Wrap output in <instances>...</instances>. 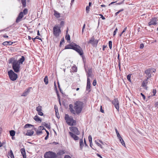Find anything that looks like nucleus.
I'll use <instances>...</instances> for the list:
<instances>
[{"label":"nucleus","instance_id":"f257e3e1","mask_svg":"<svg viewBox=\"0 0 158 158\" xmlns=\"http://www.w3.org/2000/svg\"><path fill=\"white\" fill-rule=\"evenodd\" d=\"M84 103L80 101H76L75 102L74 104V108L72 104H70L69 105V109L71 112L74 114H80L83 107Z\"/></svg>","mask_w":158,"mask_h":158},{"label":"nucleus","instance_id":"f03ea898","mask_svg":"<svg viewBox=\"0 0 158 158\" xmlns=\"http://www.w3.org/2000/svg\"><path fill=\"white\" fill-rule=\"evenodd\" d=\"M65 49H72L77 52L81 56L83 54V51L81 48L75 43L72 42L66 45Z\"/></svg>","mask_w":158,"mask_h":158},{"label":"nucleus","instance_id":"7ed1b4c3","mask_svg":"<svg viewBox=\"0 0 158 158\" xmlns=\"http://www.w3.org/2000/svg\"><path fill=\"white\" fill-rule=\"evenodd\" d=\"M8 62L9 64H12V68L15 72L18 73L19 72L20 66L18 61L12 57L9 60Z\"/></svg>","mask_w":158,"mask_h":158},{"label":"nucleus","instance_id":"20e7f679","mask_svg":"<svg viewBox=\"0 0 158 158\" xmlns=\"http://www.w3.org/2000/svg\"><path fill=\"white\" fill-rule=\"evenodd\" d=\"M61 27L58 25H55L53 28V32L54 35L57 37L59 36L61 32Z\"/></svg>","mask_w":158,"mask_h":158},{"label":"nucleus","instance_id":"39448f33","mask_svg":"<svg viewBox=\"0 0 158 158\" xmlns=\"http://www.w3.org/2000/svg\"><path fill=\"white\" fill-rule=\"evenodd\" d=\"M64 118L67 123L69 125L73 126L75 123L76 122L73 120V118L71 117H69L68 115L65 114Z\"/></svg>","mask_w":158,"mask_h":158},{"label":"nucleus","instance_id":"423d86ee","mask_svg":"<svg viewBox=\"0 0 158 158\" xmlns=\"http://www.w3.org/2000/svg\"><path fill=\"white\" fill-rule=\"evenodd\" d=\"M45 158H56V154L52 151H48L46 152L44 155Z\"/></svg>","mask_w":158,"mask_h":158},{"label":"nucleus","instance_id":"0eeeda50","mask_svg":"<svg viewBox=\"0 0 158 158\" xmlns=\"http://www.w3.org/2000/svg\"><path fill=\"white\" fill-rule=\"evenodd\" d=\"M9 77L12 81H14L16 80L18 77V75L15 73L13 70H10L8 72Z\"/></svg>","mask_w":158,"mask_h":158},{"label":"nucleus","instance_id":"6e6552de","mask_svg":"<svg viewBox=\"0 0 158 158\" xmlns=\"http://www.w3.org/2000/svg\"><path fill=\"white\" fill-rule=\"evenodd\" d=\"M156 71V70L154 69H149L146 70H145L144 73L146 75V77H147V79L150 78L152 76L151 75L152 73H155Z\"/></svg>","mask_w":158,"mask_h":158},{"label":"nucleus","instance_id":"1a4fd4ad","mask_svg":"<svg viewBox=\"0 0 158 158\" xmlns=\"http://www.w3.org/2000/svg\"><path fill=\"white\" fill-rule=\"evenodd\" d=\"M158 20L157 17H153L150 19V21L148 23L149 26L151 25H155L157 24V21Z\"/></svg>","mask_w":158,"mask_h":158},{"label":"nucleus","instance_id":"9d476101","mask_svg":"<svg viewBox=\"0 0 158 158\" xmlns=\"http://www.w3.org/2000/svg\"><path fill=\"white\" fill-rule=\"evenodd\" d=\"M112 103L118 111H119V102L117 98H114L112 101Z\"/></svg>","mask_w":158,"mask_h":158},{"label":"nucleus","instance_id":"9b49d317","mask_svg":"<svg viewBox=\"0 0 158 158\" xmlns=\"http://www.w3.org/2000/svg\"><path fill=\"white\" fill-rule=\"evenodd\" d=\"M70 129L72 131L73 134H76L77 135H79L80 132V131L78 130V128L75 127H69Z\"/></svg>","mask_w":158,"mask_h":158},{"label":"nucleus","instance_id":"f8f14e48","mask_svg":"<svg viewBox=\"0 0 158 158\" xmlns=\"http://www.w3.org/2000/svg\"><path fill=\"white\" fill-rule=\"evenodd\" d=\"M24 14H23L22 11L20 12L19 13L18 17H17L16 20V22L18 23L20 22L21 19L23 18L24 16Z\"/></svg>","mask_w":158,"mask_h":158},{"label":"nucleus","instance_id":"ddd939ff","mask_svg":"<svg viewBox=\"0 0 158 158\" xmlns=\"http://www.w3.org/2000/svg\"><path fill=\"white\" fill-rule=\"evenodd\" d=\"M91 84L90 82V80L89 78H87V85L86 87V90L88 91V92H90L91 91Z\"/></svg>","mask_w":158,"mask_h":158},{"label":"nucleus","instance_id":"4468645a","mask_svg":"<svg viewBox=\"0 0 158 158\" xmlns=\"http://www.w3.org/2000/svg\"><path fill=\"white\" fill-rule=\"evenodd\" d=\"M69 134L71 136V137L73 139L75 140H78L79 138L76 134H73V132H69Z\"/></svg>","mask_w":158,"mask_h":158},{"label":"nucleus","instance_id":"2eb2a0df","mask_svg":"<svg viewBox=\"0 0 158 158\" xmlns=\"http://www.w3.org/2000/svg\"><path fill=\"white\" fill-rule=\"evenodd\" d=\"M98 43V40H89L88 42V44H91L94 47L97 46Z\"/></svg>","mask_w":158,"mask_h":158},{"label":"nucleus","instance_id":"dca6fc26","mask_svg":"<svg viewBox=\"0 0 158 158\" xmlns=\"http://www.w3.org/2000/svg\"><path fill=\"white\" fill-rule=\"evenodd\" d=\"M65 153L64 150H60L58 152H57V154H56L57 157H58L59 158H60L61 156L64 154Z\"/></svg>","mask_w":158,"mask_h":158},{"label":"nucleus","instance_id":"f3484780","mask_svg":"<svg viewBox=\"0 0 158 158\" xmlns=\"http://www.w3.org/2000/svg\"><path fill=\"white\" fill-rule=\"evenodd\" d=\"M92 70L91 69H89L88 70L87 73V78H89V77H92L93 76L92 75Z\"/></svg>","mask_w":158,"mask_h":158},{"label":"nucleus","instance_id":"a211bd4d","mask_svg":"<svg viewBox=\"0 0 158 158\" xmlns=\"http://www.w3.org/2000/svg\"><path fill=\"white\" fill-rule=\"evenodd\" d=\"M69 30L68 27H67V29L66 31V35L65 36V40H70V37L69 34H68Z\"/></svg>","mask_w":158,"mask_h":158},{"label":"nucleus","instance_id":"6ab92c4d","mask_svg":"<svg viewBox=\"0 0 158 158\" xmlns=\"http://www.w3.org/2000/svg\"><path fill=\"white\" fill-rule=\"evenodd\" d=\"M21 154L23 156V158H26V155L25 149L24 148H21L20 150Z\"/></svg>","mask_w":158,"mask_h":158},{"label":"nucleus","instance_id":"aec40b11","mask_svg":"<svg viewBox=\"0 0 158 158\" xmlns=\"http://www.w3.org/2000/svg\"><path fill=\"white\" fill-rule=\"evenodd\" d=\"M54 15L56 18H58L60 17V13L55 10H54Z\"/></svg>","mask_w":158,"mask_h":158},{"label":"nucleus","instance_id":"412c9836","mask_svg":"<svg viewBox=\"0 0 158 158\" xmlns=\"http://www.w3.org/2000/svg\"><path fill=\"white\" fill-rule=\"evenodd\" d=\"M13 43V42L10 41H5L2 43V44L4 46L10 45Z\"/></svg>","mask_w":158,"mask_h":158},{"label":"nucleus","instance_id":"4be33fe9","mask_svg":"<svg viewBox=\"0 0 158 158\" xmlns=\"http://www.w3.org/2000/svg\"><path fill=\"white\" fill-rule=\"evenodd\" d=\"M34 120L36 122L40 123L41 122V119L37 115H35L34 117Z\"/></svg>","mask_w":158,"mask_h":158},{"label":"nucleus","instance_id":"5701e85b","mask_svg":"<svg viewBox=\"0 0 158 158\" xmlns=\"http://www.w3.org/2000/svg\"><path fill=\"white\" fill-rule=\"evenodd\" d=\"M148 79H147V78L145 80H144L143 81V82L142 83V86H143V87H146V86L147 84L148 83Z\"/></svg>","mask_w":158,"mask_h":158},{"label":"nucleus","instance_id":"b1692460","mask_svg":"<svg viewBox=\"0 0 158 158\" xmlns=\"http://www.w3.org/2000/svg\"><path fill=\"white\" fill-rule=\"evenodd\" d=\"M30 92V89H26L23 94L22 96H26Z\"/></svg>","mask_w":158,"mask_h":158},{"label":"nucleus","instance_id":"393cba45","mask_svg":"<svg viewBox=\"0 0 158 158\" xmlns=\"http://www.w3.org/2000/svg\"><path fill=\"white\" fill-rule=\"evenodd\" d=\"M25 58L24 56H22L21 58H20L18 61L19 63L22 64L23 61H24Z\"/></svg>","mask_w":158,"mask_h":158},{"label":"nucleus","instance_id":"a878e982","mask_svg":"<svg viewBox=\"0 0 158 158\" xmlns=\"http://www.w3.org/2000/svg\"><path fill=\"white\" fill-rule=\"evenodd\" d=\"M21 2L22 4L23 8L25 7L26 4V0H21Z\"/></svg>","mask_w":158,"mask_h":158},{"label":"nucleus","instance_id":"bb28decb","mask_svg":"<svg viewBox=\"0 0 158 158\" xmlns=\"http://www.w3.org/2000/svg\"><path fill=\"white\" fill-rule=\"evenodd\" d=\"M79 144H80V147L81 149H82L83 147V140L82 139H81L79 141Z\"/></svg>","mask_w":158,"mask_h":158},{"label":"nucleus","instance_id":"cd10ccee","mask_svg":"<svg viewBox=\"0 0 158 158\" xmlns=\"http://www.w3.org/2000/svg\"><path fill=\"white\" fill-rule=\"evenodd\" d=\"M119 139V140L120 141V143L122 144L124 146H125V144L124 143V141H123V139L122 138V137H120L119 138H118Z\"/></svg>","mask_w":158,"mask_h":158},{"label":"nucleus","instance_id":"c85d7f7f","mask_svg":"<svg viewBox=\"0 0 158 158\" xmlns=\"http://www.w3.org/2000/svg\"><path fill=\"white\" fill-rule=\"evenodd\" d=\"M34 132L32 130H31L30 131H27L26 133V135L28 136H31L34 134Z\"/></svg>","mask_w":158,"mask_h":158},{"label":"nucleus","instance_id":"c756f323","mask_svg":"<svg viewBox=\"0 0 158 158\" xmlns=\"http://www.w3.org/2000/svg\"><path fill=\"white\" fill-rule=\"evenodd\" d=\"M44 81L46 85H47L48 83V79L47 76H46L44 79Z\"/></svg>","mask_w":158,"mask_h":158},{"label":"nucleus","instance_id":"7c9ffc66","mask_svg":"<svg viewBox=\"0 0 158 158\" xmlns=\"http://www.w3.org/2000/svg\"><path fill=\"white\" fill-rule=\"evenodd\" d=\"M14 24H13L11 25L9 27H7V28H5L4 29V30L6 31H9V30H10L11 27L12 28V27H13V26L14 25Z\"/></svg>","mask_w":158,"mask_h":158},{"label":"nucleus","instance_id":"2f4dec72","mask_svg":"<svg viewBox=\"0 0 158 158\" xmlns=\"http://www.w3.org/2000/svg\"><path fill=\"white\" fill-rule=\"evenodd\" d=\"M30 127H33L34 126L29 124H27L24 126V128H30Z\"/></svg>","mask_w":158,"mask_h":158},{"label":"nucleus","instance_id":"473e14b6","mask_svg":"<svg viewBox=\"0 0 158 158\" xmlns=\"http://www.w3.org/2000/svg\"><path fill=\"white\" fill-rule=\"evenodd\" d=\"M10 134L11 136L13 137L15 135V132L14 130H11L10 131Z\"/></svg>","mask_w":158,"mask_h":158},{"label":"nucleus","instance_id":"72a5a7b5","mask_svg":"<svg viewBox=\"0 0 158 158\" xmlns=\"http://www.w3.org/2000/svg\"><path fill=\"white\" fill-rule=\"evenodd\" d=\"M36 110L38 111V112L42 111V106H39L37 107L36 108Z\"/></svg>","mask_w":158,"mask_h":158},{"label":"nucleus","instance_id":"f704fd0d","mask_svg":"<svg viewBox=\"0 0 158 158\" xmlns=\"http://www.w3.org/2000/svg\"><path fill=\"white\" fill-rule=\"evenodd\" d=\"M42 125L45 126L46 128L48 129H50V126L48 125V124L46 123H43Z\"/></svg>","mask_w":158,"mask_h":158},{"label":"nucleus","instance_id":"c9c22d12","mask_svg":"<svg viewBox=\"0 0 158 158\" xmlns=\"http://www.w3.org/2000/svg\"><path fill=\"white\" fill-rule=\"evenodd\" d=\"M22 12L24 15H27L28 13V9L27 8H25L23 10V11H22Z\"/></svg>","mask_w":158,"mask_h":158},{"label":"nucleus","instance_id":"e433bc0d","mask_svg":"<svg viewBox=\"0 0 158 158\" xmlns=\"http://www.w3.org/2000/svg\"><path fill=\"white\" fill-rule=\"evenodd\" d=\"M9 155L10 156L11 158H14V154L11 150H10V151Z\"/></svg>","mask_w":158,"mask_h":158},{"label":"nucleus","instance_id":"4c0bfd02","mask_svg":"<svg viewBox=\"0 0 158 158\" xmlns=\"http://www.w3.org/2000/svg\"><path fill=\"white\" fill-rule=\"evenodd\" d=\"M123 10H124L123 9H122L119 10L118 11H117V12H116L115 13V16H117L118 15V14H119V13L123 11Z\"/></svg>","mask_w":158,"mask_h":158},{"label":"nucleus","instance_id":"58836bf2","mask_svg":"<svg viewBox=\"0 0 158 158\" xmlns=\"http://www.w3.org/2000/svg\"><path fill=\"white\" fill-rule=\"evenodd\" d=\"M115 130L118 138H119L120 137H121V136L119 134L118 132V131L116 128H115Z\"/></svg>","mask_w":158,"mask_h":158},{"label":"nucleus","instance_id":"ea45409f","mask_svg":"<svg viewBox=\"0 0 158 158\" xmlns=\"http://www.w3.org/2000/svg\"><path fill=\"white\" fill-rule=\"evenodd\" d=\"M131 74H128V75H127V80L129 82H131Z\"/></svg>","mask_w":158,"mask_h":158},{"label":"nucleus","instance_id":"a19ab883","mask_svg":"<svg viewBox=\"0 0 158 158\" xmlns=\"http://www.w3.org/2000/svg\"><path fill=\"white\" fill-rule=\"evenodd\" d=\"M35 131H36V134L38 135H39L42 133V131H39L38 130H35Z\"/></svg>","mask_w":158,"mask_h":158},{"label":"nucleus","instance_id":"79ce46f5","mask_svg":"<svg viewBox=\"0 0 158 158\" xmlns=\"http://www.w3.org/2000/svg\"><path fill=\"white\" fill-rule=\"evenodd\" d=\"M118 29L117 28V27H116L114 31V32H113V36H115V35H116L117 31H118Z\"/></svg>","mask_w":158,"mask_h":158},{"label":"nucleus","instance_id":"37998d69","mask_svg":"<svg viewBox=\"0 0 158 158\" xmlns=\"http://www.w3.org/2000/svg\"><path fill=\"white\" fill-rule=\"evenodd\" d=\"M90 7L87 6L86 7V13H88L89 11Z\"/></svg>","mask_w":158,"mask_h":158},{"label":"nucleus","instance_id":"c03bdc74","mask_svg":"<svg viewBox=\"0 0 158 158\" xmlns=\"http://www.w3.org/2000/svg\"><path fill=\"white\" fill-rule=\"evenodd\" d=\"M112 42L111 41H110L109 42V48L110 49H112Z\"/></svg>","mask_w":158,"mask_h":158},{"label":"nucleus","instance_id":"a18cd8bd","mask_svg":"<svg viewBox=\"0 0 158 158\" xmlns=\"http://www.w3.org/2000/svg\"><path fill=\"white\" fill-rule=\"evenodd\" d=\"M88 139L89 142H92V138L91 135H89L88 136Z\"/></svg>","mask_w":158,"mask_h":158},{"label":"nucleus","instance_id":"49530a36","mask_svg":"<svg viewBox=\"0 0 158 158\" xmlns=\"http://www.w3.org/2000/svg\"><path fill=\"white\" fill-rule=\"evenodd\" d=\"M64 21H61L60 22V27H62L64 26Z\"/></svg>","mask_w":158,"mask_h":158},{"label":"nucleus","instance_id":"de8ad7c7","mask_svg":"<svg viewBox=\"0 0 158 158\" xmlns=\"http://www.w3.org/2000/svg\"><path fill=\"white\" fill-rule=\"evenodd\" d=\"M1 37V38H2V37H3L5 38H8V36L6 35H0V37Z\"/></svg>","mask_w":158,"mask_h":158},{"label":"nucleus","instance_id":"09e8293b","mask_svg":"<svg viewBox=\"0 0 158 158\" xmlns=\"http://www.w3.org/2000/svg\"><path fill=\"white\" fill-rule=\"evenodd\" d=\"M125 1V0H123L121 2H118V3H116L115 4V5H121L123 3H124V1Z\"/></svg>","mask_w":158,"mask_h":158},{"label":"nucleus","instance_id":"8fccbe9b","mask_svg":"<svg viewBox=\"0 0 158 158\" xmlns=\"http://www.w3.org/2000/svg\"><path fill=\"white\" fill-rule=\"evenodd\" d=\"M95 143L99 147H100L102 148V145L98 143L96 140L95 141Z\"/></svg>","mask_w":158,"mask_h":158},{"label":"nucleus","instance_id":"3c124183","mask_svg":"<svg viewBox=\"0 0 158 158\" xmlns=\"http://www.w3.org/2000/svg\"><path fill=\"white\" fill-rule=\"evenodd\" d=\"M39 129L40 130H45V128L43 126H40V127H39Z\"/></svg>","mask_w":158,"mask_h":158},{"label":"nucleus","instance_id":"603ef678","mask_svg":"<svg viewBox=\"0 0 158 158\" xmlns=\"http://www.w3.org/2000/svg\"><path fill=\"white\" fill-rule=\"evenodd\" d=\"M144 47V44H141L139 46V48L141 49H143Z\"/></svg>","mask_w":158,"mask_h":158},{"label":"nucleus","instance_id":"864d4df0","mask_svg":"<svg viewBox=\"0 0 158 158\" xmlns=\"http://www.w3.org/2000/svg\"><path fill=\"white\" fill-rule=\"evenodd\" d=\"M38 114L40 116H43L44 114L42 112V111L38 112Z\"/></svg>","mask_w":158,"mask_h":158},{"label":"nucleus","instance_id":"5fc2aeb1","mask_svg":"<svg viewBox=\"0 0 158 158\" xmlns=\"http://www.w3.org/2000/svg\"><path fill=\"white\" fill-rule=\"evenodd\" d=\"M99 15L101 16V18L102 20L105 19V18L102 14H100Z\"/></svg>","mask_w":158,"mask_h":158},{"label":"nucleus","instance_id":"6e6d98bb","mask_svg":"<svg viewBox=\"0 0 158 158\" xmlns=\"http://www.w3.org/2000/svg\"><path fill=\"white\" fill-rule=\"evenodd\" d=\"M152 93H153V95L155 96L156 93V89H153L152 90Z\"/></svg>","mask_w":158,"mask_h":158},{"label":"nucleus","instance_id":"4d7b16f0","mask_svg":"<svg viewBox=\"0 0 158 158\" xmlns=\"http://www.w3.org/2000/svg\"><path fill=\"white\" fill-rule=\"evenodd\" d=\"M140 94L142 96V97L143 98V99L144 100H145V98H146V97L145 96V95L142 93H141Z\"/></svg>","mask_w":158,"mask_h":158},{"label":"nucleus","instance_id":"13d9d810","mask_svg":"<svg viewBox=\"0 0 158 158\" xmlns=\"http://www.w3.org/2000/svg\"><path fill=\"white\" fill-rule=\"evenodd\" d=\"M93 85L94 86H95L96 85V81L95 80H94L93 83Z\"/></svg>","mask_w":158,"mask_h":158},{"label":"nucleus","instance_id":"bf43d9fd","mask_svg":"<svg viewBox=\"0 0 158 158\" xmlns=\"http://www.w3.org/2000/svg\"><path fill=\"white\" fill-rule=\"evenodd\" d=\"M127 29V27H126L125 28H124V29L122 32V33H124L126 31V30Z\"/></svg>","mask_w":158,"mask_h":158},{"label":"nucleus","instance_id":"052dcab7","mask_svg":"<svg viewBox=\"0 0 158 158\" xmlns=\"http://www.w3.org/2000/svg\"><path fill=\"white\" fill-rule=\"evenodd\" d=\"M57 97H58V99H59V101L60 104V105H61V103H60V98L59 95V94H57Z\"/></svg>","mask_w":158,"mask_h":158},{"label":"nucleus","instance_id":"680f3d73","mask_svg":"<svg viewBox=\"0 0 158 158\" xmlns=\"http://www.w3.org/2000/svg\"><path fill=\"white\" fill-rule=\"evenodd\" d=\"M117 1H116L115 2H111L110 4L109 5V6H110L111 5L115 3H116L117 2Z\"/></svg>","mask_w":158,"mask_h":158},{"label":"nucleus","instance_id":"e2e57ef3","mask_svg":"<svg viewBox=\"0 0 158 158\" xmlns=\"http://www.w3.org/2000/svg\"><path fill=\"white\" fill-rule=\"evenodd\" d=\"M35 38L36 39H38V40H42V39H41V38H40V37H39V36H36L35 37Z\"/></svg>","mask_w":158,"mask_h":158},{"label":"nucleus","instance_id":"0e129e2a","mask_svg":"<svg viewBox=\"0 0 158 158\" xmlns=\"http://www.w3.org/2000/svg\"><path fill=\"white\" fill-rule=\"evenodd\" d=\"M100 111L101 112H102V113H104V110H102V106H101L100 108Z\"/></svg>","mask_w":158,"mask_h":158},{"label":"nucleus","instance_id":"69168bd1","mask_svg":"<svg viewBox=\"0 0 158 158\" xmlns=\"http://www.w3.org/2000/svg\"><path fill=\"white\" fill-rule=\"evenodd\" d=\"M126 36L127 37H125L124 39H129V36H130V35L128 34V35L127 34L126 35Z\"/></svg>","mask_w":158,"mask_h":158},{"label":"nucleus","instance_id":"338daca9","mask_svg":"<svg viewBox=\"0 0 158 158\" xmlns=\"http://www.w3.org/2000/svg\"><path fill=\"white\" fill-rule=\"evenodd\" d=\"M89 144H90V147L92 148L93 149H94L92 147V146L93 145V143H92V142H89Z\"/></svg>","mask_w":158,"mask_h":158},{"label":"nucleus","instance_id":"774afa93","mask_svg":"<svg viewBox=\"0 0 158 158\" xmlns=\"http://www.w3.org/2000/svg\"><path fill=\"white\" fill-rule=\"evenodd\" d=\"M64 40H61V41H60V45H61L62 43L64 42Z\"/></svg>","mask_w":158,"mask_h":158}]
</instances>
